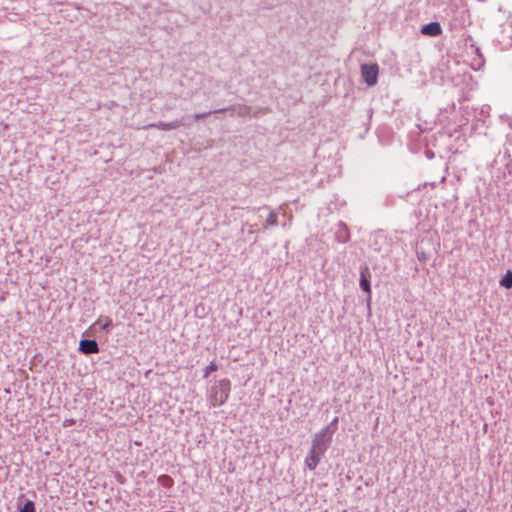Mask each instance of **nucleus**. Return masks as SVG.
<instances>
[{
  "label": "nucleus",
  "instance_id": "f257e3e1",
  "mask_svg": "<svg viewBox=\"0 0 512 512\" xmlns=\"http://www.w3.org/2000/svg\"><path fill=\"white\" fill-rule=\"evenodd\" d=\"M231 382L229 379L216 381L209 390L208 401L213 406H222L229 398Z\"/></svg>",
  "mask_w": 512,
  "mask_h": 512
},
{
  "label": "nucleus",
  "instance_id": "f03ea898",
  "mask_svg": "<svg viewBox=\"0 0 512 512\" xmlns=\"http://www.w3.org/2000/svg\"><path fill=\"white\" fill-rule=\"evenodd\" d=\"M334 431L335 429H331V424L322 428L315 434L311 449L314 450V452L323 455L332 441Z\"/></svg>",
  "mask_w": 512,
  "mask_h": 512
},
{
  "label": "nucleus",
  "instance_id": "7ed1b4c3",
  "mask_svg": "<svg viewBox=\"0 0 512 512\" xmlns=\"http://www.w3.org/2000/svg\"><path fill=\"white\" fill-rule=\"evenodd\" d=\"M361 74L368 86H374L378 80L379 66L376 63L363 64L361 66Z\"/></svg>",
  "mask_w": 512,
  "mask_h": 512
},
{
  "label": "nucleus",
  "instance_id": "20e7f679",
  "mask_svg": "<svg viewBox=\"0 0 512 512\" xmlns=\"http://www.w3.org/2000/svg\"><path fill=\"white\" fill-rule=\"evenodd\" d=\"M79 351L85 355L96 354L99 352V346L93 339H82L79 343Z\"/></svg>",
  "mask_w": 512,
  "mask_h": 512
},
{
  "label": "nucleus",
  "instance_id": "39448f33",
  "mask_svg": "<svg viewBox=\"0 0 512 512\" xmlns=\"http://www.w3.org/2000/svg\"><path fill=\"white\" fill-rule=\"evenodd\" d=\"M181 125H182V121L179 119H176L169 123L162 122V121L157 122V123H152V124H149L148 127L157 128V129L163 130V131H169V130L177 129Z\"/></svg>",
  "mask_w": 512,
  "mask_h": 512
},
{
  "label": "nucleus",
  "instance_id": "423d86ee",
  "mask_svg": "<svg viewBox=\"0 0 512 512\" xmlns=\"http://www.w3.org/2000/svg\"><path fill=\"white\" fill-rule=\"evenodd\" d=\"M421 33L429 36H438L442 33V29L438 22H431L421 28Z\"/></svg>",
  "mask_w": 512,
  "mask_h": 512
},
{
  "label": "nucleus",
  "instance_id": "0eeeda50",
  "mask_svg": "<svg viewBox=\"0 0 512 512\" xmlns=\"http://www.w3.org/2000/svg\"><path fill=\"white\" fill-rule=\"evenodd\" d=\"M321 456H322L321 454H318L317 452H314V450L311 449L309 452V455L306 457V460H305L306 466L310 470H314L316 468V466L318 465Z\"/></svg>",
  "mask_w": 512,
  "mask_h": 512
},
{
  "label": "nucleus",
  "instance_id": "6e6552de",
  "mask_svg": "<svg viewBox=\"0 0 512 512\" xmlns=\"http://www.w3.org/2000/svg\"><path fill=\"white\" fill-rule=\"evenodd\" d=\"M227 111H235V108L234 107H228V108L216 109L214 111H208V112H204V113H196V114L193 115V119L195 121H199L201 119H204V118L208 117L211 114L223 113V112H227Z\"/></svg>",
  "mask_w": 512,
  "mask_h": 512
},
{
  "label": "nucleus",
  "instance_id": "1a4fd4ad",
  "mask_svg": "<svg viewBox=\"0 0 512 512\" xmlns=\"http://www.w3.org/2000/svg\"><path fill=\"white\" fill-rule=\"evenodd\" d=\"M368 268H365L362 272H361V278H360V287L362 288L363 291H365L367 294L370 295L371 293V288H370V281H369V278H368Z\"/></svg>",
  "mask_w": 512,
  "mask_h": 512
},
{
  "label": "nucleus",
  "instance_id": "9d476101",
  "mask_svg": "<svg viewBox=\"0 0 512 512\" xmlns=\"http://www.w3.org/2000/svg\"><path fill=\"white\" fill-rule=\"evenodd\" d=\"M500 285L505 287L506 289H510L512 287V272L508 271L500 280Z\"/></svg>",
  "mask_w": 512,
  "mask_h": 512
},
{
  "label": "nucleus",
  "instance_id": "9b49d317",
  "mask_svg": "<svg viewBox=\"0 0 512 512\" xmlns=\"http://www.w3.org/2000/svg\"><path fill=\"white\" fill-rule=\"evenodd\" d=\"M20 512H36L35 504L31 500H27L20 508Z\"/></svg>",
  "mask_w": 512,
  "mask_h": 512
},
{
  "label": "nucleus",
  "instance_id": "f8f14e48",
  "mask_svg": "<svg viewBox=\"0 0 512 512\" xmlns=\"http://www.w3.org/2000/svg\"><path fill=\"white\" fill-rule=\"evenodd\" d=\"M218 369V366L217 364L212 361L206 368H205V371H204V378H207L212 372L216 371Z\"/></svg>",
  "mask_w": 512,
  "mask_h": 512
},
{
  "label": "nucleus",
  "instance_id": "ddd939ff",
  "mask_svg": "<svg viewBox=\"0 0 512 512\" xmlns=\"http://www.w3.org/2000/svg\"><path fill=\"white\" fill-rule=\"evenodd\" d=\"M278 214L274 212H270L268 218L266 220L268 226L275 225L277 223Z\"/></svg>",
  "mask_w": 512,
  "mask_h": 512
},
{
  "label": "nucleus",
  "instance_id": "4468645a",
  "mask_svg": "<svg viewBox=\"0 0 512 512\" xmlns=\"http://www.w3.org/2000/svg\"><path fill=\"white\" fill-rule=\"evenodd\" d=\"M111 324H112V322L106 321V322H104V324L101 326V328H102L103 330H108V329L110 328Z\"/></svg>",
  "mask_w": 512,
  "mask_h": 512
},
{
  "label": "nucleus",
  "instance_id": "2eb2a0df",
  "mask_svg": "<svg viewBox=\"0 0 512 512\" xmlns=\"http://www.w3.org/2000/svg\"><path fill=\"white\" fill-rule=\"evenodd\" d=\"M74 423V420L70 419V420H65L63 422V426L64 427H68V426H71L72 424Z\"/></svg>",
  "mask_w": 512,
  "mask_h": 512
},
{
  "label": "nucleus",
  "instance_id": "dca6fc26",
  "mask_svg": "<svg viewBox=\"0 0 512 512\" xmlns=\"http://www.w3.org/2000/svg\"><path fill=\"white\" fill-rule=\"evenodd\" d=\"M239 115H245L246 114V108L239 107V110L237 112Z\"/></svg>",
  "mask_w": 512,
  "mask_h": 512
},
{
  "label": "nucleus",
  "instance_id": "f3484780",
  "mask_svg": "<svg viewBox=\"0 0 512 512\" xmlns=\"http://www.w3.org/2000/svg\"><path fill=\"white\" fill-rule=\"evenodd\" d=\"M337 421H338V418H337V417H335V418L333 419V421H332V423H331V424H335Z\"/></svg>",
  "mask_w": 512,
  "mask_h": 512
},
{
  "label": "nucleus",
  "instance_id": "a211bd4d",
  "mask_svg": "<svg viewBox=\"0 0 512 512\" xmlns=\"http://www.w3.org/2000/svg\"><path fill=\"white\" fill-rule=\"evenodd\" d=\"M165 478L168 479L169 481H172L171 477H169V476H165Z\"/></svg>",
  "mask_w": 512,
  "mask_h": 512
},
{
  "label": "nucleus",
  "instance_id": "6ab92c4d",
  "mask_svg": "<svg viewBox=\"0 0 512 512\" xmlns=\"http://www.w3.org/2000/svg\"><path fill=\"white\" fill-rule=\"evenodd\" d=\"M461 512H465V510H462Z\"/></svg>",
  "mask_w": 512,
  "mask_h": 512
}]
</instances>
